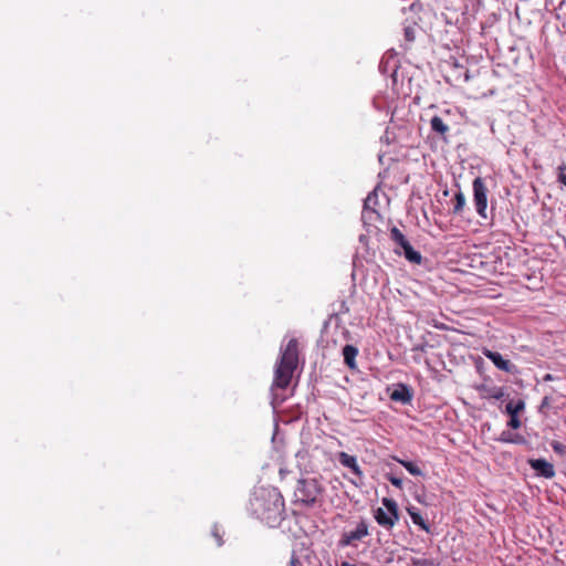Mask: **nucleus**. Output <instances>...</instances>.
I'll list each match as a JSON object with an SVG mask.
<instances>
[{"mask_svg": "<svg viewBox=\"0 0 566 566\" xmlns=\"http://www.w3.org/2000/svg\"><path fill=\"white\" fill-rule=\"evenodd\" d=\"M255 512L269 525L277 524L284 513V499L275 488L263 489L254 499Z\"/></svg>", "mask_w": 566, "mask_h": 566, "instance_id": "obj_1", "label": "nucleus"}, {"mask_svg": "<svg viewBox=\"0 0 566 566\" xmlns=\"http://www.w3.org/2000/svg\"><path fill=\"white\" fill-rule=\"evenodd\" d=\"M297 361V340L292 338L282 350L280 361L274 373L273 387L284 389L290 385Z\"/></svg>", "mask_w": 566, "mask_h": 566, "instance_id": "obj_2", "label": "nucleus"}, {"mask_svg": "<svg viewBox=\"0 0 566 566\" xmlns=\"http://www.w3.org/2000/svg\"><path fill=\"white\" fill-rule=\"evenodd\" d=\"M458 128V123L450 109L442 111L429 119L430 137L432 139L447 140Z\"/></svg>", "mask_w": 566, "mask_h": 566, "instance_id": "obj_3", "label": "nucleus"}, {"mask_svg": "<svg viewBox=\"0 0 566 566\" xmlns=\"http://www.w3.org/2000/svg\"><path fill=\"white\" fill-rule=\"evenodd\" d=\"M322 491V485L317 479H301L294 490L295 502L311 506L321 496Z\"/></svg>", "mask_w": 566, "mask_h": 566, "instance_id": "obj_4", "label": "nucleus"}, {"mask_svg": "<svg viewBox=\"0 0 566 566\" xmlns=\"http://www.w3.org/2000/svg\"><path fill=\"white\" fill-rule=\"evenodd\" d=\"M381 504L382 506L375 511L374 517L381 527L391 530L399 520L398 504L389 497H384Z\"/></svg>", "mask_w": 566, "mask_h": 566, "instance_id": "obj_5", "label": "nucleus"}, {"mask_svg": "<svg viewBox=\"0 0 566 566\" xmlns=\"http://www.w3.org/2000/svg\"><path fill=\"white\" fill-rule=\"evenodd\" d=\"M473 201L476 212L480 217L486 218L488 209V188L481 177H476L472 184Z\"/></svg>", "mask_w": 566, "mask_h": 566, "instance_id": "obj_6", "label": "nucleus"}, {"mask_svg": "<svg viewBox=\"0 0 566 566\" xmlns=\"http://www.w3.org/2000/svg\"><path fill=\"white\" fill-rule=\"evenodd\" d=\"M369 534L368 525L365 521H360L355 530L344 532L339 539V545L343 547L354 545L355 542L363 539Z\"/></svg>", "mask_w": 566, "mask_h": 566, "instance_id": "obj_7", "label": "nucleus"}, {"mask_svg": "<svg viewBox=\"0 0 566 566\" xmlns=\"http://www.w3.org/2000/svg\"><path fill=\"white\" fill-rule=\"evenodd\" d=\"M482 354L490 359L494 366L509 374H516L518 370L516 366L509 359H505L500 353L493 352L489 348H482Z\"/></svg>", "mask_w": 566, "mask_h": 566, "instance_id": "obj_8", "label": "nucleus"}, {"mask_svg": "<svg viewBox=\"0 0 566 566\" xmlns=\"http://www.w3.org/2000/svg\"><path fill=\"white\" fill-rule=\"evenodd\" d=\"M525 408V402L523 400H518L516 402H509L505 407V411L510 416V420L507 426L512 429H518L521 427V420L518 418V413L523 411Z\"/></svg>", "mask_w": 566, "mask_h": 566, "instance_id": "obj_9", "label": "nucleus"}, {"mask_svg": "<svg viewBox=\"0 0 566 566\" xmlns=\"http://www.w3.org/2000/svg\"><path fill=\"white\" fill-rule=\"evenodd\" d=\"M528 464L539 476L545 479H552L555 476L553 464L545 459H531L528 460Z\"/></svg>", "mask_w": 566, "mask_h": 566, "instance_id": "obj_10", "label": "nucleus"}, {"mask_svg": "<svg viewBox=\"0 0 566 566\" xmlns=\"http://www.w3.org/2000/svg\"><path fill=\"white\" fill-rule=\"evenodd\" d=\"M338 461L343 467L349 469L358 479L363 478V471L357 463L356 457L350 455L346 452H339Z\"/></svg>", "mask_w": 566, "mask_h": 566, "instance_id": "obj_11", "label": "nucleus"}, {"mask_svg": "<svg viewBox=\"0 0 566 566\" xmlns=\"http://www.w3.org/2000/svg\"><path fill=\"white\" fill-rule=\"evenodd\" d=\"M358 355V349L353 345H346L343 348V357L345 364L350 368H356V357Z\"/></svg>", "mask_w": 566, "mask_h": 566, "instance_id": "obj_12", "label": "nucleus"}, {"mask_svg": "<svg viewBox=\"0 0 566 566\" xmlns=\"http://www.w3.org/2000/svg\"><path fill=\"white\" fill-rule=\"evenodd\" d=\"M407 512H408L411 521L413 522V524L420 526L426 532L430 531L429 525L424 522L421 514L417 511L416 507H408Z\"/></svg>", "mask_w": 566, "mask_h": 566, "instance_id": "obj_13", "label": "nucleus"}, {"mask_svg": "<svg viewBox=\"0 0 566 566\" xmlns=\"http://www.w3.org/2000/svg\"><path fill=\"white\" fill-rule=\"evenodd\" d=\"M392 459L395 461H397L398 463H400L410 474H412L415 476L422 475L421 469L415 462L406 461V460L399 459L397 457H392Z\"/></svg>", "mask_w": 566, "mask_h": 566, "instance_id": "obj_14", "label": "nucleus"}, {"mask_svg": "<svg viewBox=\"0 0 566 566\" xmlns=\"http://www.w3.org/2000/svg\"><path fill=\"white\" fill-rule=\"evenodd\" d=\"M390 398L395 401L408 402L411 400V394L408 391L406 386H401L400 389L395 390Z\"/></svg>", "mask_w": 566, "mask_h": 566, "instance_id": "obj_15", "label": "nucleus"}, {"mask_svg": "<svg viewBox=\"0 0 566 566\" xmlns=\"http://www.w3.org/2000/svg\"><path fill=\"white\" fill-rule=\"evenodd\" d=\"M402 250L403 255L408 261L416 264H419L421 262V254L418 251H416L410 243L406 245Z\"/></svg>", "mask_w": 566, "mask_h": 566, "instance_id": "obj_16", "label": "nucleus"}, {"mask_svg": "<svg viewBox=\"0 0 566 566\" xmlns=\"http://www.w3.org/2000/svg\"><path fill=\"white\" fill-rule=\"evenodd\" d=\"M454 205H453V213L459 214L462 212L465 206V197L461 191H458L454 193L453 198Z\"/></svg>", "mask_w": 566, "mask_h": 566, "instance_id": "obj_17", "label": "nucleus"}, {"mask_svg": "<svg viewBox=\"0 0 566 566\" xmlns=\"http://www.w3.org/2000/svg\"><path fill=\"white\" fill-rule=\"evenodd\" d=\"M391 239L401 248L403 249L406 245L409 244V241L406 239L403 233L398 228H392L390 231Z\"/></svg>", "mask_w": 566, "mask_h": 566, "instance_id": "obj_18", "label": "nucleus"}, {"mask_svg": "<svg viewBox=\"0 0 566 566\" xmlns=\"http://www.w3.org/2000/svg\"><path fill=\"white\" fill-rule=\"evenodd\" d=\"M499 440L502 442H507V443H521L524 441V439L521 436H518V434L513 436L511 432H506V431L501 433V437Z\"/></svg>", "mask_w": 566, "mask_h": 566, "instance_id": "obj_19", "label": "nucleus"}, {"mask_svg": "<svg viewBox=\"0 0 566 566\" xmlns=\"http://www.w3.org/2000/svg\"><path fill=\"white\" fill-rule=\"evenodd\" d=\"M551 446L555 453H557L560 457H566V444L559 441H552Z\"/></svg>", "mask_w": 566, "mask_h": 566, "instance_id": "obj_20", "label": "nucleus"}, {"mask_svg": "<svg viewBox=\"0 0 566 566\" xmlns=\"http://www.w3.org/2000/svg\"><path fill=\"white\" fill-rule=\"evenodd\" d=\"M558 181L566 187V164L562 163L558 167Z\"/></svg>", "mask_w": 566, "mask_h": 566, "instance_id": "obj_21", "label": "nucleus"}, {"mask_svg": "<svg viewBox=\"0 0 566 566\" xmlns=\"http://www.w3.org/2000/svg\"><path fill=\"white\" fill-rule=\"evenodd\" d=\"M503 396H504V390H503V388H494V389H492V390H491V397H492L493 399L499 400V399H501Z\"/></svg>", "mask_w": 566, "mask_h": 566, "instance_id": "obj_22", "label": "nucleus"}, {"mask_svg": "<svg viewBox=\"0 0 566 566\" xmlns=\"http://www.w3.org/2000/svg\"><path fill=\"white\" fill-rule=\"evenodd\" d=\"M388 480L390 481V483L398 488V489H401L402 488V480L400 478H396V476H389Z\"/></svg>", "mask_w": 566, "mask_h": 566, "instance_id": "obj_23", "label": "nucleus"}, {"mask_svg": "<svg viewBox=\"0 0 566 566\" xmlns=\"http://www.w3.org/2000/svg\"><path fill=\"white\" fill-rule=\"evenodd\" d=\"M405 35L408 41H413V39H415L413 30L411 28L405 29Z\"/></svg>", "mask_w": 566, "mask_h": 566, "instance_id": "obj_24", "label": "nucleus"}, {"mask_svg": "<svg viewBox=\"0 0 566 566\" xmlns=\"http://www.w3.org/2000/svg\"><path fill=\"white\" fill-rule=\"evenodd\" d=\"M376 201L375 195H369L365 200V208H368L371 203Z\"/></svg>", "mask_w": 566, "mask_h": 566, "instance_id": "obj_25", "label": "nucleus"}, {"mask_svg": "<svg viewBox=\"0 0 566 566\" xmlns=\"http://www.w3.org/2000/svg\"><path fill=\"white\" fill-rule=\"evenodd\" d=\"M289 566H303V565H302L301 560L293 555L290 560Z\"/></svg>", "mask_w": 566, "mask_h": 566, "instance_id": "obj_26", "label": "nucleus"}, {"mask_svg": "<svg viewBox=\"0 0 566 566\" xmlns=\"http://www.w3.org/2000/svg\"><path fill=\"white\" fill-rule=\"evenodd\" d=\"M213 536L216 537L217 539V543L218 545H222V539H221V536L219 535V533L217 532V530L213 531Z\"/></svg>", "mask_w": 566, "mask_h": 566, "instance_id": "obj_27", "label": "nucleus"}, {"mask_svg": "<svg viewBox=\"0 0 566 566\" xmlns=\"http://www.w3.org/2000/svg\"><path fill=\"white\" fill-rule=\"evenodd\" d=\"M340 566H356V565H353V564H349V563H347V562H344V563H342V565H340Z\"/></svg>", "mask_w": 566, "mask_h": 566, "instance_id": "obj_28", "label": "nucleus"}, {"mask_svg": "<svg viewBox=\"0 0 566 566\" xmlns=\"http://www.w3.org/2000/svg\"><path fill=\"white\" fill-rule=\"evenodd\" d=\"M545 379H546V380H551V379H552V376H551V375H546Z\"/></svg>", "mask_w": 566, "mask_h": 566, "instance_id": "obj_29", "label": "nucleus"}]
</instances>
